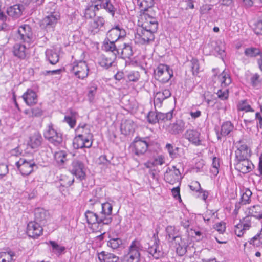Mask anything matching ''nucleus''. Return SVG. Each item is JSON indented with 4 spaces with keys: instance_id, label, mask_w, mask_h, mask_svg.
<instances>
[{
    "instance_id": "f257e3e1",
    "label": "nucleus",
    "mask_w": 262,
    "mask_h": 262,
    "mask_svg": "<svg viewBox=\"0 0 262 262\" xmlns=\"http://www.w3.org/2000/svg\"><path fill=\"white\" fill-rule=\"evenodd\" d=\"M92 205L96 204L101 208V211L97 213L89 210L85 211L84 216L89 228L93 232H101L104 225H110L113 220V205L108 202L100 203L97 198L89 200Z\"/></svg>"
},
{
    "instance_id": "f03ea898",
    "label": "nucleus",
    "mask_w": 262,
    "mask_h": 262,
    "mask_svg": "<svg viewBox=\"0 0 262 262\" xmlns=\"http://www.w3.org/2000/svg\"><path fill=\"white\" fill-rule=\"evenodd\" d=\"M152 238L154 243L152 245H149L148 248H144L140 240L135 239L132 241L128 247L126 253L123 256V261L140 262L142 251L147 252L156 259L164 257L166 253L160 246L158 231L154 233Z\"/></svg>"
},
{
    "instance_id": "7ed1b4c3",
    "label": "nucleus",
    "mask_w": 262,
    "mask_h": 262,
    "mask_svg": "<svg viewBox=\"0 0 262 262\" xmlns=\"http://www.w3.org/2000/svg\"><path fill=\"white\" fill-rule=\"evenodd\" d=\"M158 146L159 144L151 140L149 136H137L131 143L129 147L134 154L140 157L148 152L157 154V150L155 147Z\"/></svg>"
},
{
    "instance_id": "20e7f679",
    "label": "nucleus",
    "mask_w": 262,
    "mask_h": 262,
    "mask_svg": "<svg viewBox=\"0 0 262 262\" xmlns=\"http://www.w3.org/2000/svg\"><path fill=\"white\" fill-rule=\"evenodd\" d=\"M86 157L81 155L73 159L69 167V171L79 181H83L86 179L87 167L85 165Z\"/></svg>"
},
{
    "instance_id": "39448f33",
    "label": "nucleus",
    "mask_w": 262,
    "mask_h": 262,
    "mask_svg": "<svg viewBox=\"0 0 262 262\" xmlns=\"http://www.w3.org/2000/svg\"><path fill=\"white\" fill-rule=\"evenodd\" d=\"M140 20L142 23L141 27L149 29L151 32H156L158 28V22L155 17L151 16L148 12L141 13Z\"/></svg>"
},
{
    "instance_id": "423d86ee",
    "label": "nucleus",
    "mask_w": 262,
    "mask_h": 262,
    "mask_svg": "<svg viewBox=\"0 0 262 262\" xmlns=\"http://www.w3.org/2000/svg\"><path fill=\"white\" fill-rule=\"evenodd\" d=\"M60 18L58 12H50L42 19L40 26L47 31H53Z\"/></svg>"
},
{
    "instance_id": "0eeeda50",
    "label": "nucleus",
    "mask_w": 262,
    "mask_h": 262,
    "mask_svg": "<svg viewBox=\"0 0 262 262\" xmlns=\"http://www.w3.org/2000/svg\"><path fill=\"white\" fill-rule=\"evenodd\" d=\"M17 39L29 45L33 42L34 37L31 27L28 25L20 26L17 30Z\"/></svg>"
},
{
    "instance_id": "6e6552de",
    "label": "nucleus",
    "mask_w": 262,
    "mask_h": 262,
    "mask_svg": "<svg viewBox=\"0 0 262 262\" xmlns=\"http://www.w3.org/2000/svg\"><path fill=\"white\" fill-rule=\"evenodd\" d=\"M182 179L180 171L176 166L168 167L164 176L165 181L172 185L178 182L180 183Z\"/></svg>"
},
{
    "instance_id": "1a4fd4ad",
    "label": "nucleus",
    "mask_w": 262,
    "mask_h": 262,
    "mask_svg": "<svg viewBox=\"0 0 262 262\" xmlns=\"http://www.w3.org/2000/svg\"><path fill=\"white\" fill-rule=\"evenodd\" d=\"M126 36L125 30L119 24H117L110 29L105 38L108 40L117 42L118 40L124 38Z\"/></svg>"
},
{
    "instance_id": "9d476101",
    "label": "nucleus",
    "mask_w": 262,
    "mask_h": 262,
    "mask_svg": "<svg viewBox=\"0 0 262 262\" xmlns=\"http://www.w3.org/2000/svg\"><path fill=\"white\" fill-rule=\"evenodd\" d=\"M155 33L149 29H146V28H143L141 27L140 29L137 30L135 35L136 41L142 45L148 43L150 41L154 40Z\"/></svg>"
},
{
    "instance_id": "9b49d317",
    "label": "nucleus",
    "mask_w": 262,
    "mask_h": 262,
    "mask_svg": "<svg viewBox=\"0 0 262 262\" xmlns=\"http://www.w3.org/2000/svg\"><path fill=\"white\" fill-rule=\"evenodd\" d=\"M249 159H235V169L243 174L252 171L254 169L255 166Z\"/></svg>"
},
{
    "instance_id": "f8f14e48",
    "label": "nucleus",
    "mask_w": 262,
    "mask_h": 262,
    "mask_svg": "<svg viewBox=\"0 0 262 262\" xmlns=\"http://www.w3.org/2000/svg\"><path fill=\"white\" fill-rule=\"evenodd\" d=\"M234 129V124L230 121L223 122L221 126V130H219V127L214 128L218 140H221L222 136L231 137Z\"/></svg>"
},
{
    "instance_id": "ddd939ff",
    "label": "nucleus",
    "mask_w": 262,
    "mask_h": 262,
    "mask_svg": "<svg viewBox=\"0 0 262 262\" xmlns=\"http://www.w3.org/2000/svg\"><path fill=\"white\" fill-rule=\"evenodd\" d=\"M26 233L29 237L34 239H37L42 235L43 228L41 224L36 221H31L27 225Z\"/></svg>"
},
{
    "instance_id": "4468645a",
    "label": "nucleus",
    "mask_w": 262,
    "mask_h": 262,
    "mask_svg": "<svg viewBox=\"0 0 262 262\" xmlns=\"http://www.w3.org/2000/svg\"><path fill=\"white\" fill-rule=\"evenodd\" d=\"M89 69L85 61L80 60L74 62L72 68L73 73L79 79H83L88 75Z\"/></svg>"
},
{
    "instance_id": "2eb2a0df",
    "label": "nucleus",
    "mask_w": 262,
    "mask_h": 262,
    "mask_svg": "<svg viewBox=\"0 0 262 262\" xmlns=\"http://www.w3.org/2000/svg\"><path fill=\"white\" fill-rule=\"evenodd\" d=\"M38 86L36 84L33 85L32 87L28 89L23 95L25 102L28 105H32L37 102V96L36 93L38 92Z\"/></svg>"
},
{
    "instance_id": "dca6fc26",
    "label": "nucleus",
    "mask_w": 262,
    "mask_h": 262,
    "mask_svg": "<svg viewBox=\"0 0 262 262\" xmlns=\"http://www.w3.org/2000/svg\"><path fill=\"white\" fill-rule=\"evenodd\" d=\"M76 135H80L84 138V140L89 142V140H93V135L91 133L90 126L85 123H80L75 130Z\"/></svg>"
},
{
    "instance_id": "f3484780",
    "label": "nucleus",
    "mask_w": 262,
    "mask_h": 262,
    "mask_svg": "<svg viewBox=\"0 0 262 262\" xmlns=\"http://www.w3.org/2000/svg\"><path fill=\"white\" fill-rule=\"evenodd\" d=\"M38 168V166L34 159L27 160L25 159L22 162L20 173L23 177H27Z\"/></svg>"
},
{
    "instance_id": "a211bd4d",
    "label": "nucleus",
    "mask_w": 262,
    "mask_h": 262,
    "mask_svg": "<svg viewBox=\"0 0 262 262\" xmlns=\"http://www.w3.org/2000/svg\"><path fill=\"white\" fill-rule=\"evenodd\" d=\"M105 19L102 16H96L90 23L89 30L93 34L103 31L105 30Z\"/></svg>"
},
{
    "instance_id": "6ab92c4d",
    "label": "nucleus",
    "mask_w": 262,
    "mask_h": 262,
    "mask_svg": "<svg viewBox=\"0 0 262 262\" xmlns=\"http://www.w3.org/2000/svg\"><path fill=\"white\" fill-rule=\"evenodd\" d=\"M43 138L41 134L38 131H36L29 137L27 146L36 151L40 147Z\"/></svg>"
},
{
    "instance_id": "aec40b11",
    "label": "nucleus",
    "mask_w": 262,
    "mask_h": 262,
    "mask_svg": "<svg viewBox=\"0 0 262 262\" xmlns=\"http://www.w3.org/2000/svg\"><path fill=\"white\" fill-rule=\"evenodd\" d=\"M242 140L237 141V150L235 151V159L249 158L251 155V149L246 144H241Z\"/></svg>"
},
{
    "instance_id": "412c9836",
    "label": "nucleus",
    "mask_w": 262,
    "mask_h": 262,
    "mask_svg": "<svg viewBox=\"0 0 262 262\" xmlns=\"http://www.w3.org/2000/svg\"><path fill=\"white\" fill-rule=\"evenodd\" d=\"M184 137L195 146H198L202 144L201 133L196 129L187 130L184 134Z\"/></svg>"
},
{
    "instance_id": "4be33fe9",
    "label": "nucleus",
    "mask_w": 262,
    "mask_h": 262,
    "mask_svg": "<svg viewBox=\"0 0 262 262\" xmlns=\"http://www.w3.org/2000/svg\"><path fill=\"white\" fill-rule=\"evenodd\" d=\"M185 129V122L181 119H177L168 126V132L171 135L177 136L182 134Z\"/></svg>"
},
{
    "instance_id": "5701e85b",
    "label": "nucleus",
    "mask_w": 262,
    "mask_h": 262,
    "mask_svg": "<svg viewBox=\"0 0 262 262\" xmlns=\"http://www.w3.org/2000/svg\"><path fill=\"white\" fill-rule=\"evenodd\" d=\"M99 11L100 9H104L112 17L115 16L117 9L111 3V0H94Z\"/></svg>"
},
{
    "instance_id": "b1692460",
    "label": "nucleus",
    "mask_w": 262,
    "mask_h": 262,
    "mask_svg": "<svg viewBox=\"0 0 262 262\" xmlns=\"http://www.w3.org/2000/svg\"><path fill=\"white\" fill-rule=\"evenodd\" d=\"M174 242V247L176 249L177 254L180 256L184 255L187 252L188 247V243L186 240L180 237L178 238H176Z\"/></svg>"
},
{
    "instance_id": "393cba45",
    "label": "nucleus",
    "mask_w": 262,
    "mask_h": 262,
    "mask_svg": "<svg viewBox=\"0 0 262 262\" xmlns=\"http://www.w3.org/2000/svg\"><path fill=\"white\" fill-rule=\"evenodd\" d=\"M115 42L114 41L108 40L107 39L105 38L103 42L102 46V49L103 51L112 52L115 58H116L117 55L120 54V48H117Z\"/></svg>"
},
{
    "instance_id": "a878e982",
    "label": "nucleus",
    "mask_w": 262,
    "mask_h": 262,
    "mask_svg": "<svg viewBox=\"0 0 262 262\" xmlns=\"http://www.w3.org/2000/svg\"><path fill=\"white\" fill-rule=\"evenodd\" d=\"M80 135H76L73 140V146L75 149H80L83 148H90L93 143L92 141L89 140V142L84 140V138L81 137Z\"/></svg>"
},
{
    "instance_id": "bb28decb",
    "label": "nucleus",
    "mask_w": 262,
    "mask_h": 262,
    "mask_svg": "<svg viewBox=\"0 0 262 262\" xmlns=\"http://www.w3.org/2000/svg\"><path fill=\"white\" fill-rule=\"evenodd\" d=\"M49 212L42 208H36L34 210V221L44 224L49 217Z\"/></svg>"
},
{
    "instance_id": "cd10ccee",
    "label": "nucleus",
    "mask_w": 262,
    "mask_h": 262,
    "mask_svg": "<svg viewBox=\"0 0 262 262\" xmlns=\"http://www.w3.org/2000/svg\"><path fill=\"white\" fill-rule=\"evenodd\" d=\"M99 11L94 0L91 1V4H88L84 10V16L87 19H91L96 17V12Z\"/></svg>"
},
{
    "instance_id": "c85d7f7f",
    "label": "nucleus",
    "mask_w": 262,
    "mask_h": 262,
    "mask_svg": "<svg viewBox=\"0 0 262 262\" xmlns=\"http://www.w3.org/2000/svg\"><path fill=\"white\" fill-rule=\"evenodd\" d=\"M100 262H120L119 258L113 253L102 251L98 254Z\"/></svg>"
},
{
    "instance_id": "c756f323",
    "label": "nucleus",
    "mask_w": 262,
    "mask_h": 262,
    "mask_svg": "<svg viewBox=\"0 0 262 262\" xmlns=\"http://www.w3.org/2000/svg\"><path fill=\"white\" fill-rule=\"evenodd\" d=\"M218 71V69H212L213 81L218 80L220 82H226V81L228 80L230 82H231L230 75L227 71L224 70L222 73L217 75Z\"/></svg>"
},
{
    "instance_id": "7c9ffc66",
    "label": "nucleus",
    "mask_w": 262,
    "mask_h": 262,
    "mask_svg": "<svg viewBox=\"0 0 262 262\" xmlns=\"http://www.w3.org/2000/svg\"><path fill=\"white\" fill-rule=\"evenodd\" d=\"M48 244L51 247L50 251L58 257L66 253V248L63 246L60 245L57 242L50 240Z\"/></svg>"
},
{
    "instance_id": "2f4dec72",
    "label": "nucleus",
    "mask_w": 262,
    "mask_h": 262,
    "mask_svg": "<svg viewBox=\"0 0 262 262\" xmlns=\"http://www.w3.org/2000/svg\"><path fill=\"white\" fill-rule=\"evenodd\" d=\"M244 54L248 58H255L262 55V51L258 48L250 47L245 49Z\"/></svg>"
},
{
    "instance_id": "473e14b6",
    "label": "nucleus",
    "mask_w": 262,
    "mask_h": 262,
    "mask_svg": "<svg viewBox=\"0 0 262 262\" xmlns=\"http://www.w3.org/2000/svg\"><path fill=\"white\" fill-rule=\"evenodd\" d=\"M121 133L125 136L129 135L134 131V123L130 120H125L121 124Z\"/></svg>"
},
{
    "instance_id": "72a5a7b5",
    "label": "nucleus",
    "mask_w": 262,
    "mask_h": 262,
    "mask_svg": "<svg viewBox=\"0 0 262 262\" xmlns=\"http://www.w3.org/2000/svg\"><path fill=\"white\" fill-rule=\"evenodd\" d=\"M46 56L50 63L52 65L56 64L59 60V54L54 50L47 49L46 51Z\"/></svg>"
},
{
    "instance_id": "f704fd0d",
    "label": "nucleus",
    "mask_w": 262,
    "mask_h": 262,
    "mask_svg": "<svg viewBox=\"0 0 262 262\" xmlns=\"http://www.w3.org/2000/svg\"><path fill=\"white\" fill-rule=\"evenodd\" d=\"M166 237L170 242H172L181 236L178 234V230L176 229L174 226H167L165 229Z\"/></svg>"
},
{
    "instance_id": "c9c22d12",
    "label": "nucleus",
    "mask_w": 262,
    "mask_h": 262,
    "mask_svg": "<svg viewBox=\"0 0 262 262\" xmlns=\"http://www.w3.org/2000/svg\"><path fill=\"white\" fill-rule=\"evenodd\" d=\"M27 48L25 45L21 44H15L13 46V54L15 56L20 59H24L26 55Z\"/></svg>"
},
{
    "instance_id": "e433bc0d",
    "label": "nucleus",
    "mask_w": 262,
    "mask_h": 262,
    "mask_svg": "<svg viewBox=\"0 0 262 262\" xmlns=\"http://www.w3.org/2000/svg\"><path fill=\"white\" fill-rule=\"evenodd\" d=\"M248 243L254 247H259L262 246V228L258 233L248 240Z\"/></svg>"
},
{
    "instance_id": "4c0bfd02",
    "label": "nucleus",
    "mask_w": 262,
    "mask_h": 262,
    "mask_svg": "<svg viewBox=\"0 0 262 262\" xmlns=\"http://www.w3.org/2000/svg\"><path fill=\"white\" fill-rule=\"evenodd\" d=\"M67 24L64 25V27L67 31L72 32L76 31L78 28L77 24V20L74 17L70 16L67 21Z\"/></svg>"
},
{
    "instance_id": "58836bf2",
    "label": "nucleus",
    "mask_w": 262,
    "mask_h": 262,
    "mask_svg": "<svg viewBox=\"0 0 262 262\" xmlns=\"http://www.w3.org/2000/svg\"><path fill=\"white\" fill-rule=\"evenodd\" d=\"M120 53H121V56L122 58H129L133 54L132 47L129 43L123 44V48L120 49Z\"/></svg>"
},
{
    "instance_id": "ea45409f",
    "label": "nucleus",
    "mask_w": 262,
    "mask_h": 262,
    "mask_svg": "<svg viewBox=\"0 0 262 262\" xmlns=\"http://www.w3.org/2000/svg\"><path fill=\"white\" fill-rule=\"evenodd\" d=\"M174 111V109L173 108L166 113L158 111V123L170 120L173 118Z\"/></svg>"
},
{
    "instance_id": "a19ab883",
    "label": "nucleus",
    "mask_w": 262,
    "mask_h": 262,
    "mask_svg": "<svg viewBox=\"0 0 262 262\" xmlns=\"http://www.w3.org/2000/svg\"><path fill=\"white\" fill-rule=\"evenodd\" d=\"M74 182V178L69 179L67 176H63L60 179V185L59 186L60 191H64L65 188H68L73 185Z\"/></svg>"
},
{
    "instance_id": "79ce46f5",
    "label": "nucleus",
    "mask_w": 262,
    "mask_h": 262,
    "mask_svg": "<svg viewBox=\"0 0 262 262\" xmlns=\"http://www.w3.org/2000/svg\"><path fill=\"white\" fill-rule=\"evenodd\" d=\"M137 4L141 8V11L146 12L154 6L155 2L154 0H137Z\"/></svg>"
},
{
    "instance_id": "37998d69",
    "label": "nucleus",
    "mask_w": 262,
    "mask_h": 262,
    "mask_svg": "<svg viewBox=\"0 0 262 262\" xmlns=\"http://www.w3.org/2000/svg\"><path fill=\"white\" fill-rule=\"evenodd\" d=\"M7 14L12 17H18L21 14V10L19 5H14L7 9Z\"/></svg>"
},
{
    "instance_id": "c03bdc74",
    "label": "nucleus",
    "mask_w": 262,
    "mask_h": 262,
    "mask_svg": "<svg viewBox=\"0 0 262 262\" xmlns=\"http://www.w3.org/2000/svg\"><path fill=\"white\" fill-rule=\"evenodd\" d=\"M237 108L238 111H245V112H253L254 110L248 103L247 99L240 100L237 105Z\"/></svg>"
},
{
    "instance_id": "a18cd8bd",
    "label": "nucleus",
    "mask_w": 262,
    "mask_h": 262,
    "mask_svg": "<svg viewBox=\"0 0 262 262\" xmlns=\"http://www.w3.org/2000/svg\"><path fill=\"white\" fill-rule=\"evenodd\" d=\"M165 148L169 154V157L172 159H175L179 156L178 151L180 148L173 146L170 143H167L165 146Z\"/></svg>"
},
{
    "instance_id": "49530a36",
    "label": "nucleus",
    "mask_w": 262,
    "mask_h": 262,
    "mask_svg": "<svg viewBox=\"0 0 262 262\" xmlns=\"http://www.w3.org/2000/svg\"><path fill=\"white\" fill-rule=\"evenodd\" d=\"M122 240L119 237L111 238L107 243V245L113 249L120 248L122 246Z\"/></svg>"
},
{
    "instance_id": "de8ad7c7",
    "label": "nucleus",
    "mask_w": 262,
    "mask_h": 262,
    "mask_svg": "<svg viewBox=\"0 0 262 262\" xmlns=\"http://www.w3.org/2000/svg\"><path fill=\"white\" fill-rule=\"evenodd\" d=\"M242 195L240 198V201L243 205L249 204L251 201V196L252 192L249 188H246L244 190H241Z\"/></svg>"
},
{
    "instance_id": "09e8293b",
    "label": "nucleus",
    "mask_w": 262,
    "mask_h": 262,
    "mask_svg": "<svg viewBox=\"0 0 262 262\" xmlns=\"http://www.w3.org/2000/svg\"><path fill=\"white\" fill-rule=\"evenodd\" d=\"M154 95L155 106H159V107H161L163 101L166 99L165 98H164L163 93L161 91H157L156 90L154 91Z\"/></svg>"
},
{
    "instance_id": "8fccbe9b",
    "label": "nucleus",
    "mask_w": 262,
    "mask_h": 262,
    "mask_svg": "<svg viewBox=\"0 0 262 262\" xmlns=\"http://www.w3.org/2000/svg\"><path fill=\"white\" fill-rule=\"evenodd\" d=\"M262 205H256L250 207L248 208L249 215L258 219V215L261 213Z\"/></svg>"
},
{
    "instance_id": "3c124183",
    "label": "nucleus",
    "mask_w": 262,
    "mask_h": 262,
    "mask_svg": "<svg viewBox=\"0 0 262 262\" xmlns=\"http://www.w3.org/2000/svg\"><path fill=\"white\" fill-rule=\"evenodd\" d=\"M167 65L164 64H159L157 68L154 70V76L156 80L161 81V77L162 76L163 73L166 70Z\"/></svg>"
},
{
    "instance_id": "603ef678",
    "label": "nucleus",
    "mask_w": 262,
    "mask_h": 262,
    "mask_svg": "<svg viewBox=\"0 0 262 262\" xmlns=\"http://www.w3.org/2000/svg\"><path fill=\"white\" fill-rule=\"evenodd\" d=\"M48 138V141L55 146L60 145L63 141L62 134L60 133H58L56 135L53 137H49Z\"/></svg>"
},
{
    "instance_id": "864d4df0",
    "label": "nucleus",
    "mask_w": 262,
    "mask_h": 262,
    "mask_svg": "<svg viewBox=\"0 0 262 262\" xmlns=\"http://www.w3.org/2000/svg\"><path fill=\"white\" fill-rule=\"evenodd\" d=\"M148 122L151 124H155L159 122L158 111H149L146 116Z\"/></svg>"
},
{
    "instance_id": "5fc2aeb1",
    "label": "nucleus",
    "mask_w": 262,
    "mask_h": 262,
    "mask_svg": "<svg viewBox=\"0 0 262 262\" xmlns=\"http://www.w3.org/2000/svg\"><path fill=\"white\" fill-rule=\"evenodd\" d=\"M115 59V57L114 59H112L111 58L106 57L105 56H102L99 62V65L103 68L108 69L112 66Z\"/></svg>"
},
{
    "instance_id": "6e6d98bb",
    "label": "nucleus",
    "mask_w": 262,
    "mask_h": 262,
    "mask_svg": "<svg viewBox=\"0 0 262 262\" xmlns=\"http://www.w3.org/2000/svg\"><path fill=\"white\" fill-rule=\"evenodd\" d=\"M173 70L168 66L166 67V70L163 73L162 76L161 77L160 82H168L171 78L173 76Z\"/></svg>"
},
{
    "instance_id": "4d7b16f0",
    "label": "nucleus",
    "mask_w": 262,
    "mask_h": 262,
    "mask_svg": "<svg viewBox=\"0 0 262 262\" xmlns=\"http://www.w3.org/2000/svg\"><path fill=\"white\" fill-rule=\"evenodd\" d=\"M67 154L64 150H60L56 152L55 158L58 163L63 164L67 160Z\"/></svg>"
},
{
    "instance_id": "13d9d810",
    "label": "nucleus",
    "mask_w": 262,
    "mask_h": 262,
    "mask_svg": "<svg viewBox=\"0 0 262 262\" xmlns=\"http://www.w3.org/2000/svg\"><path fill=\"white\" fill-rule=\"evenodd\" d=\"M88 92L87 96L88 97V100L90 102H93L97 90V86L95 84H93L91 86H88Z\"/></svg>"
},
{
    "instance_id": "bf43d9fd",
    "label": "nucleus",
    "mask_w": 262,
    "mask_h": 262,
    "mask_svg": "<svg viewBox=\"0 0 262 262\" xmlns=\"http://www.w3.org/2000/svg\"><path fill=\"white\" fill-rule=\"evenodd\" d=\"M227 102L226 101L221 102L215 99V101L212 105V106L216 110H224L226 112L227 109Z\"/></svg>"
},
{
    "instance_id": "052dcab7",
    "label": "nucleus",
    "mask_w": 262,
    "mask_h": 262,
    "mask_svg": "<svg viewBox=\"0 0 262 262\" xmlns=\"http://www.w3.org/2000/svg\"><path fill=\"white\" fill-rule=\"evenodd\" d=\"M190 62L192 74L196 75L199 72L200 69L199 60L195 58H192Z\"/></svg>"
},
{
    "instance_id": "680f3d73",
    "label": "nucleus",
    "mask_w": 262,
    "mask_h": 262,
    "mask_svg": "<svg viewBox=\"0 0 262 262\" xmlns=\"http://www.w3.org/2000/svg\"><path fill=\"white\" fill-rule=\"evenodd\" d=\"M53 124L52 123H50L48 125V129L44 132L43 136L45 139L48 141L49 137H53L56 135L58 132L53 128Z\"/></svg>"
},
{
    "instance_id": "e2e57ef3",
    "label": "nucleus",
    "mask_w": 262,
    "mask_h": 262,
    "mask_svg": "<svg viewBox=\"0 0 262 262\" xmlns=\"http://www.w3.org/2000/svg\"><path fill=\"white\" fill-rule=\"evenodd\" d=\"M229 93V91L228 89H225L224 90L220 89L217 91L216 94L219 99H220L222 100L225 101L227 100L228 99Z\"/></svg>"
},
{
    "instance_id": "0e129e2a",
    "label": "nucleus",
    "mask_w": 262,
    "mask_h": 262,
    "mask_svg": "<svg viewBox=\"0 0 262 262\" xmlns=\"http://www.w3.org/2000/svg\"><path fill=\"white\" fill-rule=\"evenodd\" d=\"M213 228L220 234H223L226 231V223L223 221L217 223L214 225Z\"/></svg>"
},
{
    "instance_id": "69168bd1",
    "label": "nucleus",
    "mask_w": 262,
    "mask_h": 262,
    "mask_svg": "<svg viewBox=\"0 0 262 262\" xmlns=\"http://www.w3.org/2000/svg\"><path fill=\"white\" fill-rule=\"evenodd\" d=\"M253 31L256 35H262V19H259L254 23Z\"/></svg>"
},
{
    "instance_id": "338daca9",
    "label": "nucleus",
    "mask_w": 262,
    "mask_h": 262,
    "mask_svg": "<svg viewBox=\"0 0 262 262\" xmlns=\"http://www.w3.org/2000/svg\"><path fill=\"white\" fill-rule=\"evenodd\" d=\"M31 116L39 117L43 115V111L40 106H35L31 109Z\"/></svg>"
},
{
    "instance_id": "774afa93",
    "label": "nucleus",
    "mask_w": 262,
    "mask_h": 262,
    "mask_svg": "<svg viewBox=\"0 0 262 262\" xmlns=\"http://www.w3.org/2000/svg\"><path fill=\"white\" fill-rule=\"evenodd\" d=\"M213 5L210 4L203 5L200 8V13L201 15L208 14L212 9Z\"/></svg>"
}]
</instances>
